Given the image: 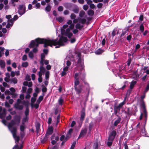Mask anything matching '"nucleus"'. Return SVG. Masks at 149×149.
<instances>
[{"mask_svg":"<svg viewBox=\"0 0 149 149\" xmlns=\"http://www.w3.org/2000/svg\"><path fill=\"white\" fill-rule=\"evenodd\" d=\"M63 101V100L62 99V97H60L58 100L59 104L61 105H62Z\"/></svg>","mask_w":149,"mask_h":149,"instance_id":"obj_37","label":"nucleus"},{"mask_svg":"<svg viewBox=\"0 0 149 149\" xmlns=\"http://www.w3.org/2000/svg\"><path fill=\"white\" fill-rule=\"evenodd\" d=\"M17 131V128L16 127H14L13 128V129L11 130V132L12 134L13 137L14 138H15L17 136L16 132Z\"/></svg>","mask_w":149,"mask_h":149,"instance_id":"obj_8","label":"nucleus"},{"mask_svg":"<svg viewBox=\"0 0 149 149\" xmlns=\"http://www.w3.org/2000/svg\"><path fill=\"white\" fill-rule=\"evenodd\" d=\"M36 100V98L34 97H32L31 99V106L33 107V103L35 102Z\"/></svg>","mask_w":149,"mask_h":149,"instance_id":"obj_34","label":"nucleus"},{"mask_svg":"<svg viewBox=\"0 0 149 149\" xmlns=\"http://www.w3.org/2000/svg\"><path fill=\"white\" fill-rule=\"evenodd\" d=\"M37 39H42V38H36L35 40H32L31 41L30 43V44L29 45V47L30 48H32L34 47H34L33 50L32 51L34 53H36L38 52V49L37 48V47H39V45L40 44H39L38 45V46H37V42L36 40Z\"/></svg>","mask_w":149,"mask_h":149,"instance_id":"obj_2","label":"nucleus"},{"mask_svg":"<svg viewBox=\"0 0 149 149\" xmlns=\"http://www.w3.org/2000/svg\"><path fill=\"white\" fill-rule=\"evenodd\" d=\"M131 26L126 27L125 29L122 30V33L120 35V37H122L124 36L128 31L129 29Z\"/></svg>","mask_w":149,"mask_h":149,"instance_id":"obj_9","label":"nucleus"},{"mask_svg":"<svg viewBox=\"0 0 149 149\" xmlns=\"http://www.w3.org/2000/svg\"><path fill=\"white\" fill-rule=\"evenodd\" d=\"M26 12V7L24 5V9L22 10H18V13L20 15H23Z\"/></svg>","mask_w":149,"mask_h":149,"instance_id":"obj_18","label":"nucleus"},{"mask_svg":"<svg viewBox=\"0 0 149 149\" xmlns=\"http://www.w3.org/2000/svg\"><path fill=\"white\" fill-rule=\"evenodd\" d=\"M94 13V11L92 10H89L88 11V14L89 15L93 16Z\"/></svg>","mask_w":149,"mask_h":149,"instance_id":"obj_33","label":"nucleus"},{"mask_svg":"<svg viewBox=\"0 0 149 149\" xmlns=\"http://www.w3.org/2000/svg\"><path fill=\"white\" fill-rule=\"evenodd\" d=\"M5 65L6 63L4 60H0V66L1 68H4Z\"/></svg>","mask_w":149,"mask_h":149,"instance_id":"obj_22","label":"nucleus"},{"mask_svg":"<svg viewBox=\"0 0 149 149\" xmlns=\"http://www.w3.org/2000/svg\"><path fill=\"white\" fill-rule=\"evenodd\" d=\"M80 82L79 81H74V87H76L79 84Z\"/></svg>","mask_w":149,"mask_h":149,"instance_id":"obj_55","label":"nucleus"},{"mask_svg":"<svg viewBox=\"0 0 149 149\" xmlns=\"http://www.w3.org/2000/svg\"><path fill=\"white\" fill-rule=\"evenodd\" d=\"M11 82H13L14 84H16L17 82V79L16 77H14L10 79Z\"/></svg>","mask_w":149,"mask_h":149,"instance_id":"obj_31","label":"nucleus"},{"mask_svg":"<svg viewBox=\"0 0 149 149\" xmlns=\"http://www.w3.org/2000/svg\"><path fill=\"white\" fill-rule=\"evenodd\" d=\"M120 108H119V107L117 106H114V113L117 116H118V115H117V113L118 112H119L120 110Z\"/></svg>","mask_w":149,"mask_h":149,"instance_id":"obj_14","label":"nucleus"},{"mask_svg":"<svg viewBox=\"0 0 149 149\" xmlns=\"http://www.w3.org/2000/svg\"><path fill=\"white\" fill-rule=\"evenodd\" d=\"M128 56H130V57H129V58L128 59V60L127 61V65L128 66H129L130 65L131 62L132 60L131 58L130 57V54H128Z\"/></svg>","mask_w":149,"mask_h":149,"instance_id":"obj_36","label":"nucleus"},{"mask_svg":"<svg viewBox=\"0 0 149 149\" xmlns=\"http://www.w3.org/2000/svg\"><path fill=\"white\" fill-rule=\"evenodd\" d=\"M28 65H29L28 63L27 62H26L23 63L22 64V67L26 68L28 66Z\"/></svg>","mask_w":149,"mask_h":149,"instance_id":"obj_41","label":"nucleus"},{"mask_svg":"<svg viewBox=\"0 0 149 149\" xmlns=\"http://www.w3.org/2000/svg\"><path fill=\"white\" fill-rule=\"evenodd\" d=\"M29 108H26L25 111L24 112V114L25 116H28L29 113Z\"/></svg>","mask_w":149,"mask_h":149,"instance_id":"obj_35","label":"nucleus"},{"mask_svg":"<svg viewBox=\"0 0 149 149\" xmlns=\"http://www.w3.org/2000/svg\"><path fill=\"white\" fill-rule=\"evenodd\" d=\"M76 145V142H74L72 144L70 149H74Z\"/></svg>","mask_w":149,"mask_h":149,"instance_id":"obj_61","label":"nucleus"},{"mask_svg":"<svg viewBox=\"0 0 149 149\" xmlns=\"http://www.w3.org/2000/svg\"><path fill=\"white\" fill-rule=\"evenodd\" d=\"M97 6L98 8H101L103 6V4L101 3H99L97 4Z\"/></svg>","mask_w":149,"mask_h":149,"instance_id":"obj_56","label":"nucleus"},{"mask_svg":"<svg viewBox=\"0 0 149 149\" xmlns=\"http://www.w3.org/2000/svg\"><path fill=\"white\" fill-rule=\"evenodd\" d=\"M128 82L127 81H126L124 82V85L120 89L123 90L126 86V84H127Z\"/></svg>","mask_w":149,"mask_h":149,"instance_id":"obj_53","label":"nucleus"},{"mask_svg":"<svg viewBox=\"0 0 149 149\" xmlns=\"http://www.w3.org/2000/svg\"><path fill=\"white\" fill-rule=\"evenodd\" d=\"M24 6L23 5H19L18 8V10H22L24 9Z\"/></svg>","mask_w":149,"mask_h":149,"instance_id":"obj_57","label":"nucleus"},{"mask_svg":"<svg viewBox=\"0 0 149 149\" xmlns=\"http://www.w3.org/2000/svg\"><path fill=\"white\" fill-rule=\"evenodd\" d=\"M70 17L71 19H74L76 18V15L72 13L71 14Z\"/></svg>","mask_w":149,"mask_h":149,"instance_id":"obj_50","label":"nucleus"},{"mask_svg":"<svg viewBox=\"0 0 149 149\" xmlns=\"http://www.w3.org/2000/svg\"><path fill=\"white\" fill-rule=\"evenodd\" d=\"M113 141H108L107 143V144L108 147H110L112 145L113 143Z\"/></svg>","mask_w":149,"mask_h":149,"instance_id":"obj_48","label":"nucleus"},{"mask_svg":"<svg viewBox=\"0 0 149 149\" xmlns=\"http://www.w3.org/2000/svg\"><path fill=\"white\" fill-rule=\"evenodd\" d=\"M45 10L46 11L48 12H49L51 10V7L50 5H48L47 7H46Z\"/></svg>","mask_w":149,"mask_h":149,"instance_id":"obj_42","label":"nucleus"},{"mask_svg":"<svg viewBox=\"0 0 149 149\" xmlns=\"http://www.w3.org/2000/svg\"><path fill=\"white\" fill-rule=\"evenodd\" d=\"M14 120L15 121L16 123L19 124L20 123L21 120V117L19 116H14Z\"/></svg>","mask_w":149,"mask_h":149,"instance_id":"obj_13","label":"nucleus"},{"mask_svg":"<svg viewBox=\"0 0 149 149\" xmlns=\"http://www.w3.org/2000/svg\"><path fill=\"white\" fill-rule=\"evenodd\" d=\"M49 71H47L45 73V79H48L49 77Z\"/></svg>","mask_w":149,"mask_h":149,"instance_id":"obj_46","label":"nucleus"},{"mask_svg":"<svg viewBox=\"0 0 149 149\" xmlns=\"http://www.w3.org/2000/svg\"><path fill=\"white\" fill-rule=\"evenodd\" d=\"M84 27L83 25H81L80 23H77L75 25V28L77 29H78L81 30Z\"/></svg>","mask_w":149,"mask_h":149,"instance_id":"obj_23","label":"nucleus"},{"mask_svg":"<svg viewBox=\"0 0 149 149\" xmlns=\"http://www.w3.org/2000/svg\"><path fill=\"white\" fill-rule=\"evenodd\" d=\"M81 75L79 76L80 79L85 84H87L88 83L85 82V79L86 77V74L85 73L81 74Z\"/></svg>","mask_w":149,"mask_h":149,"instance_id":"obj_11","label":"nucleus"},{"mask_svg":"<svg viewBox=\"0 0 149 149\" xmlns=\"http://www.w3.org/2000/svg\"><path fill=\"white\" fill-rule=\"evenodd\" d=\"M72 11L75 13H78L79 11V8L77 7L75 8H73L72 9Z\"/></svg>","mask_w":149,"mask_h":149,"instance_id":"obj_40","label":"nucleus"},{"mask_svg":"<svg viewBox=\"0 0 149 149\" xmlns=\"http://www.w3.org/2000/svg\"><path fill=\"white\" fill-rule=\"evenodd\" d=\"M79 17H78L77 19H73V24H76L78 22H79Z\"/></svg>","mask_w":149,"mask_h":149,"instance_id":"obj_51","label":"nucleus"},{"mask_svg":"<svg viewBox=\"0 0 149 149\" xmlns=\"http://www.w3.org/2000/svg\"><path fill=\"white\" fill-rule=\"evenodd\" d=\"M87 129L86 128H85L84 130H82L80 134L78 137V139H79L81 137H83L84 135H85L87 132Z\"/></svg>","mask_w":149,"mask_h":149,"instance_id":"obj_7","label":"nucleus"},{"mask_svg":"<svg viewBox=\"0 0 149 149\" xmlns=\"http://www.w3.org/2000/svg\"><path fill=\"white\" fill-rule=\"evenodd\" d=\"M124 104V102H123L120 103L117 106L119 107V108L120 109L123 106Z\"/></svg>","mask_w":149,"mask_h":149,"instance_id":"obj_54","label":"nucleus"},{"mask_svg":"<svg viewBox=\"0 0 149 149\" xmlns=\"http://www.w3.org/2000/svg\"><path fill=\"white\" fill-rule=\"evenodd\" d=\"M117 119L114 122L113 125L114 126H116L119 123H120L121 120V118L118 116Z\"/></svg>","mask_w":149,"mask_h":149,"instance_id":"obj_16","label":"nucleus"},{"mask_svg":"<svg viewBox=\"0 0 149 149\" xmlns=\"http://www.w3.org/2000/svg\"><path fill=\"white\" fill-rule=\"evenodd\" d=\"M79 23H81L82 24H84L86 22V19L85 18H81L79 17Z\"/></svg>","mask_w":149,"mask_h":149,"instance_id":"obj_21","label":"nucleus"},{"mask_svg":"<svg viewBox=\"0 0 149 149\" xmlns=\"http://www.w3.org/2000/svg\"><path fill=\"white\" fill-rule=\"evenodd\" d=\"M29 57L31 58H33L34 57L33 53L32 52H30L29 54Z\"/></svg>","mask_w":149,"mask_h":149,"instance_id":"obj_49","label":"nucleus"},{"mask_svg":"<svg viewBox=\"0 0 149 149\" xmlns=\"http://www.w3.org/2000/svg\"><path fill=\"white\" fill-rule=\"evenodd\" d=\"M139 29L142 32H143L144 31V27L143 24H141L140 26Z\"/></svg>","mask_w":149,"mask_h":149,"instance_id":"obj_45","label":"nucleus"},{"mask_svg":"<svg viewBox=\"0 0 149 149\" xmlns=\"http://www.w3.org/2000/svg\"><path fill=\"white\" fill-rule=\"evenodd\" d=\"M74 24H72L70 25L68 28H70V29L72 30L74 28Z\"/></svg>","mask_w":149,"mask_h":149,"instance_id":"obj_58","label":"nucleus"},{"mask_svg":"<svg viewBox=\"0 0 149 149\" xmlns=\"http://www.w3.org/2000/svg\"><path fill=\"white\" fill-rule=\"evenodd\" d=\"M72 35L73 34L71 32L68 33L66 35H65V36H67L69 38H70Z\"/></svg>","mask_w":149,"mask_h":149,"instance_id":"obj_47","label":"nucleus"},{"mask_svg":"<svg viewBox=\"0 0 149 149\" xmlns=\"http://www.w3.org/2000/svg\"><path fill=\"white\" fill-rule=\"evenodd\" d=\"M94 126L93 123V122H91L89 124V131H88V134H90L91 131L93 127Z\"/></svg>","mask_w":149,"mask_h":149,"instance_id":"obj_19","label":"nucleus"},{"mask_svg":"<svg viewBox=\"0 0 149 149\" xmlns=\"http://www.w3.org/2000/svg\"><path fill=\"white\" fill-rule=\"evenodd\" d=\"M116 134V131L115 130H113L110 133L109 135L115 138Z\"/></svg>","mask_w":149,"mask_h":149,"instance_id":"obj_29","label":"nucleus"},{"mask_svg":"<svg viewBox=\"0 0 149 149\" xmlns=\"http://www.w3.org/2000/svg\"><path fill=\"white\" fill-rule=\"evenodd\" d=\"M103 52L104 51L103 49H99L95 52V53L96 54L99 55L102 54Z\"/></svg>","mask_w":149,"mask_h":149,"instance_id":"obj_25","label":"nucleus"},{"mask_svg":"<svg viewBox=\"0 0 149 149\" xmlns=\"http://www.w3.org/2000/svg\"><path fill=\"white\" fill-rule=\"evenodd\" d=\"M85 116V111L84 109H83L81 112V117L79 122V125H81L84 120Z\"/></svg>","mask_w":149,"mask_h":149,"instance_id":"obj_4","label":"nucleus"},{"mask_svg":"<svg viewBox=\"0 0 149 149\" xmlns=\"http://www.w3.org/2000/svg\"><path fill=\"white\" fill-rule=\"evenodd\" d=\"M36 40L37 42V47L38 46L39 44H44V47H47L48 46L52 47L53 45L56 46L58 45V46H56L55 47V48H57L60 47V46H64L63 45H60V43L58 42V38L55 40L37 39Z\"/></svg>","mask_w":149,"mask_h":149,"instance_id":"obj_1","label":"nucleus"},{"mask_svg":"<svg viewBox=\"0 0 149 149\" xmlns=\"http://www.w3.org/2000/svg\"><path fill=\"white\" fill-rule=\"evenodd\" d=\"M115 138V137L109 135L108 140V141H113Z\"/></svg>","mask_w":149,"mask_h":149,"instance_id":"obj_44","label":"nucleus"},{"mask_svg":"<svg viewBox=\"0 0 149 149\" xmlns=\"http://www.w3.org/2000/svg\"><path fill=\"white\" fill-rule=\"evenodd\" d=\"M23 147L22 145H21L20 147H19L18 144L15 145L13 148V149H22Z\"/></svg>","mask_w":149,"mask_h":149,"instance_id":"obj_27","label":"nucleus"},{"mask_svg":"<svg viewBox=\"0 0 149 149\" xmlns=\"http://www.w3.org/2000/svg\"><path fill=\"white\" fill-rule=\"evenodd\" d=\"M81 74L80 72H79V73L76 72L75 73V74H74V81H79V77L78 76H79V74Z\"/></svg>","mask_w":149,"mask_h":149,"instance_id":"obj_20","label":"nucleus"},{"mask_svg":"<svg viewBox=\"0 0 149 149\" xmlns=\"http://www.w3.org/2000/svg\"><path fill=\"white\" fill-rule=\"evenodd\" d=\"M14 107L16 109L19 110H22L24 108L23 105H19V104H15Z\"/></svg>","mask_w":149,"mask_h":149,"instance_id":"obj_17","label":"nucleus"},{"mask_svg":"<svg viewBox=\"0 0 149 149\" xmlns=\"http://www.w3.org/2000/svg\"><path fill=\"white\" fill-rule=\"evenodd\" d=\"M82 85H79L78 86V88H77V87H74L75 89L78 94L81 93L82 90Z\"/></svg>","mask_w":149,"mask_h":149,"instance_id":"obj_10","label":"nucleus"},{"mask_svg":"<svg viewBox=\"0 0 149 149\" xmlns=\"http://www.w3.org/2000/svg\"><path fill=\"white\" fill-rule=\"evenodd\" d=\"M49 136L47 135L46 136V134H45V136L44 137V138L41 140V142L42 143H44L45 142H46L47 140L48 137Z\"/></svg>","mask_w":149,"mask_h":149,"instance_id":"obj_26","label":"nucleus"},{"mask_svg":"<svg viewBox=\"0 0 149 149\" xmlns=\"http://www.w3.org/2000/svg\"><path fill=\"white\" fill-rule=\"evenodd\" d=\"M16 124V122L15 120H11L10 123H9L8 125V127L9 128H12L13 129V128L14 127H13V126L15 125Z\"/></svg>","mask_w":149,"mask_h":149,"instance_id":"obj_12","label":"nucleus"},{"mask_svg":"<svg viewBox=\"0 0 149 149\" xmlns=\"http://www.w3.org/2000/svg\"><path fill=\"white\" fill-rule=\"evenodd\" d=\"M141 134L143 136H145L146 135V132L144 127L141 129Z\"/></svg>","mask_w":149,"mask_h":149,"instance_id":"obj_24","label":"nucleus"},{"mask_svg":"<svg viewBox=\"0 0 149 149\" xmlns=\"http://www.w3.org/2000/svg\"><path fill=\"white\" fill-rule=\"evenodd\" d=\"M39 69L40 70V72L43 73H44L45 72L46 69L44 67H40Z\"/></svg>","mask_w":149,"mask_h":149,"instance_id":"obj_38","label":"nucleus"},{"mask_svg":"<svg viewBox=\"0 0 149 149\" xmlns=\"http://www.w3.org/2000/svg\"><path fill=\"white\" fill-rule=\"evenodd\" d=\"M141 102V106L143 108V112L145 118V124L146 123V121L147 119L148 116V113L146 108V106L145 104V102L143 100H142V101Z\"/></svg>","mask_w":149,"mask_h":149,"instance_id":"obj_3","label":"nucleus"},{"mask_svg":"<svg viewBox=\"0 0 149 149\" xmlns=\"http://www.w3.org/2000/svg\"><path fill=\"white\" fill-rule=\"evenodd\" d=\"M53 132V128L52 126H50L49 127L47 130V131L45 134L46 136H49V135L52 134Z\"/></svg>","mask_w":149,"mask_h":149,"instance_id":"obj_6","label":"nucleus"},{"mask_svg":"<svg viewBox=\"0 0 149 149\" xmlns=\"http://www.w3.org/2000/svg\"><path fill=\"white\" fill-rule=\"evenodd\" d=\"M27 59V56L26 55H24L22 57V60L24 61L26 60Z\"/></svg>","mask_w":149,"mask_h":149,"instance_id":"obj_60","label":"nucleus"},{"mask_svg":"<svg viewBox=\"0 0 149 149\" xmlns=\"http://www.w3.org/2000/svg\"><path fill=\"white\" fill-rule=\"evenodd\" d=\"M22 104L26 107V108H29L28 106L29 105V103L28 101H26L24 100L23 101Z\"/></svg>","mask_w":149,"mask_h":149,"instance_id":"obj_43","label":"nucleus"},{"mask_svg":"<svg viewBox=\"0 0 149 149\" xmlns=\"http://www.w3.org/2000/svg\"><path fill=\"white\" fill-rule=\"evenodd\" d=\"M25 129V127L23 125H21L20 126V130L21 132H23Z\"/></svg>","mask_w":149,"mask_h":149,"instance_id":"obj_62","label":"nucleus"},{"mask_svg":"<svg viewBox=\"0 0 149 149\" xmlns=\"http://www.w3.org/2000/svg\"><path fill=\"white\" fill-rule=\"evenodd\" d=\"M136 81H132L130 85V88L131 89H132L134 87L135 84H136Z\"/></svg>","mask_w":149,"mask_h":149,"instance_id":"obj_30","label":"nucleus"},{"mask_svg":"<svg viewBox=\"0 0 149 149\" xmlns=\"http://www.w3.org/2000/svg\"><path fill=\"white\" fill-rule=\"evenodd\" d=\"M29 120V117L28 116H25L22 119V123L24 124L26 122L28 121Z\"/></svg>","mask_w":149,"mask_h":149,"instance_id":"obj_28","label":"nucleus"},{"mask_svg":"<svg viewBox=\"0 0 149 149\" xmlns=\"http://www.w3.org/2000/svg\"><path fill=\"white\" fill-rule=\"evenodd\" d=\"M58 10L59 11H62L63 10V7L62 6H59L58 8Z\"/></svg>","mask_w":149,"mask_h":149,"instance_id":"obj_59","label":"nucleus"},{"mask_svg":"<svg viewBox=\"0 0 149 149\" xmlns=\"http://www.w3.org/2000/svg\"><path fill=\"white\" fill-rule=\"evenodd\" d=\"M40 125L39 123H37L35 125L36 127V132L37 134L38 135L40 130Z\"/></svg>","mask_w":149,"mask_h":149,"instance_id":"obj_15","label":"nucleus"},{"mask_svg":"<svg viewBox=\"0 0 149 149\" xmlns=\"http://www.w3.org/2000/svg\"><path fill=\"white\" fill-rule=\"evenodd\" d=\"M51 149H58V146L57 145L54 146Z\"/></svg>","mask_w":149,"mask_h":149,"instance_id":"obj_64","label":"nucleus"},{"mask_svg":"<svg viewBox=\"0 0 149 149\" xmlns=\"http://www.w3.org/2000/svg\"><path fill=\"white\" fill-rule=\"evenodd\" d=\"M0 90L2 92H3L5 91V88L1 85H0Z\"/></svg>","mask_w":149,"mask_h":149,"instance_id":"obj_63","label":"nucleus"},{"mask_svg":"<svg viewBox=\"0 0 149 149\" xmlns=\"http://www.w3.org/2000/svg\"><path fill=\"white\" fill-rule=\"evenodd\" d=\"M68 40V39L67 37L61 36L58 41V42L60 43V45L64 46L65 45L63 43V42H66Z\"/></svg>","mask_w":149,"mask_h":149,"instance_id":"obj_5","label":"nucleus"},{"mask_svg":"<svg viewBox=\"0 0 149 149\" xmlns=\"http://www.w3.org/2000/svg\"><path fill=\"white\" fill-rule=\"evenodd\" d=\"M85 12L83 10H82L80 12L79 14V16L80 18L82 17L85 14Z\"/></svg>","mask_w":149,"mask_h":149,"instance_id":"obj_32","label":"nucleus"},{"mask_svg":"<svg viewBox=\"0 0 149 149\" xmlns=\"http://www.w3.org/2000/svg\"><path fill=\"white\" fill-rule=\"evenodd\" d=\"M56 20L60 22H62L63 20V19L61 17L56 18Z\"/></svg>","mask_w":149,"mask_h":149,"instance_id":"obj_39","label":"nucleus"},{"mask_svg":"<svg viewBox=\"0 0 149 149\" xmlns=\"http://www.w3.org/2000/svg\"><path fill=\"white\" fill-rule=\"evenodd\" d=\"M117 31V29H113L111 33V35L112 36L114 37L115 36L116 34V32Z\"/></svg>","mask_w":149,"mask_h":149,"instance_id":"obj_52","label":"nucleus"}]
</instances>
